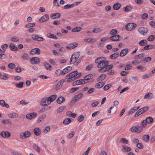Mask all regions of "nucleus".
<instances>
[{"label": "nucleus", "mask_w": 155, "mask_h": 155, "mask_svg": "<svg viewBox=\"0 0 155 155\" xmlns=\"http://www.w3.org/2000/svg\"><path fill=\"white\" fill-rule=\"evenodd\" d=\"M122 148V151L124 152L130 151L131 150V148L128 147L123 146Z\"/></svg>", "instance_id": "473e14b6"}, {"label": "nucleus", "mask_w": 155, "mask_h": 155, "mask_svg": "<svg viewBox=\"0 0 155 155\" xmlns=\"http://www.w3.org/2000/svg\"><path fill=\"white\" fill-rule=\"evenodd\" d=\"M105 83L103 81H101L97 83L95 85V87L96 88H101L104 85Z\"/></svg>", "instance_id": "5701e85b"}, {"label": "nucleus", "mask_w": 155, "mask_h": 155, "mask_svg": "<svg viewBox=\"0 0 155 155\" xmlns=\"http://www.w3.org/2000/svg\"><path fill=\"white\" fill-rule=\"evenodd\" d=\"M57 97V96L56 95L54 94L49 97L48 98L49 99L51 102L54 101L56 98Z\"/></svg>", "instance_id": "37998d69"}, {"label": "nucleus", "mask_w": 155, "mask_h": 155, "mask_svg": "<svg viewBox=\"0 0 155 155\" xmlns=\"http://www.w3.org/2000/svg\"><path fill=\"white\" fill-rule=\"evenodd\" d=\"M147 120H143L142 122L141 123V127H142V128L143 127H145L147 124Z\"/></svg>", "instance_id": "13d9d810"}, {"label": "nucleus", "mask_w": 155, "mask_h": 155, "mask_svg": "<svg viewBox=\"0 0 155 155\" xmlns=\"http://www.w3.org/2000/svg\"><path fill=\"white\" fill-rule=\"evenodd\" d=\"M35 24L34 23H28L25 25V28H30L34 26Z\"/></svg>", "instance_id": "603ef678"}, {"label": "nucleus", "mask_w": 155, "mask_h": 155, "mask_svg": "<svg viewBox=\"0 0 155 155\" xmlns=\"http://www.w3.org/2000/svg\"><path fill=\"white\" fill-rule=\"evenodd\" d=\"M95 62L97 64V67L101 69L98 70V71L101 73L105 72L107 71V74L113 75L114 73V71L112 70L111 71H108L113 68V65L112 64L108 65L109 62L108 61L106 60L105 58L103 57H101L96 58Z\"/></svg>", "instance_id": "f257e3e1"}, {"label": "nucleus", "mask_w": 155, "mask_h": 155, "mask_svg": "<svg viewBox=\"0 0 155 155\" xmlns=\"http://www.w3.org/2000/svg\"><path fill=\"white\" fill-rule=\"evenodd\" d=\"M153 94L152 93L149 92L144 97V99L148 98L149 99H151L153 98Z\"/></svg>", "instance_id": "72a5a7b5"}, {"label": "nucleus", "mask_w": 155, "mask_h": 155, "mask_svg": "<svg viewBox=\"0 0 155 155\" xmlns=\"http://www.w3.org/2000/svg\"><path fill=\"white\" fill-rule=\"evenodd\" d=\"M140 107H134L131 109H130L129 111L128 112L127 115H129V114L134 113L135 111L140 108Z\"/></svg>", "instance_id": "a211bd4d"}, {"label": "nucleus", "mask_w": 155, "mask_h": 155, "mask_svg": "<svg viewBox=\"0 0 155 155\" xmlns=\"http://www.w3.org/2000/svg\"><path fill=\"white\" fill-rule=\"evenodd\" d=\"M51 103L48 97L43 98L41 101V104L43 106L49 105Z\"/></svg>", "instance_id": "0eeeda50"}, {"label": "nucleus", "mask_w": 155, "mask_h": 155, "mask_svg": "<svg viewBox=\"0 0 155 155\" xmlns=\"http://www.w3.org/2000/svg\"><path fill=\"white\" fill-rule=\"evenodd\" d=\"M72 69V68L71 66H68L64 68L62 71V74H63V75L70 71Z\"/></svg>", "instance_id": "6ab92c4d"}, {"label": "nucleus", "mask_w": 155, "mask_h": 155, "mask_svg": "<svg viewBox=\"0 0 155 155\" xmlns=\"http://www.w3.org/2000/svg\"><path fill=\"white\" fill-rule=\"evenodd\" d=\"M95 75L96 74L94 73L89 74L85 76L83 79L87 81L92 79Z\"/></svg>", "instance_id": "f3484780"}, {"label": "nucleus", "mask_w": 155, "mask_h": 155, "mask_svg": "<svg viewBox=\"0 0 155 155\" xmlns=\"http://www.w3.org/2000/svg\"><path fill=\"white\" fill-rule=\"evenodd\" d=\"M147 41L146 40H143L140 41L139 43V45L141 46H143L146 45L147 44Z\"/></svg>", "instance_id": "ea45409f"}, {"label": "nucleus", "mask_w": 155, "mask_h": 155, "mask_svg": "<svg viewBox=\"0 0 155 155\" xmlns=\"http://www.w3.org/2000/svg\"><path fill=\"white\" fill-rule=\"evenodd\" d=\"M37 114L36 113L32 112L27 114L26 117L27 119L31 120L37 117Z\"/></svg>", "instance_id": "9d476101"}, {"label": "nucleus", "mask_w": 155, "mask_h": 155, "mask_svg": "<svg viewBox=\"0 0 155 155\" xmlns=\"http://www.w3.org/2000/svg\"><path fill=\"white\" fill-rule=\"evenodd\" d=\"M18 116V114L15 113H13L12 114H8V116L11 118L17 117Z\"/></svg>", "instance_id": "c03bdc74"}, {"label": "nucleus", "mask_w": 155, "mask_h": 155, "mask_svg": "<svg viewBox=\"0 0 155 155\" xmlns=\"http://www.w3.org/2000/svg\"><path fill=\"white\" fill-rule=\"evenodd\" d=\"M72 120H73V119L72 118H67L65 119L63 122V123L65 125H67L70 123L72 121Z\"/></svg>", "instance_id": "cd10ccee"}, {"label": "nucleus", "mask_w": 155, "mask_h": 155, "mask_svg": "<svg viewBox=\"0 0 155 155\" xmlns=\"http://www.w3.org/2000/svg\"><path fill=\"white\" fill-rule=\"evenodd\" d=\"M82 28L80 27H77L74 28L72 30V31L73 32H77L80 31L81 29Z\"/></svg>", "instance_id": "de8ad7c7"}, {"label": "nucleus", "mask_w": 155, "mask_h": 155, "mask_svg": "<svg viewBox=\"0 0 155 155\" xmlns=\"http://www.w3.org/2000/svg\"><path fill=\"white\" fill-rule=\"evenodd\" d=\"M67 115L69 117H71L73 118L77 116L76 114L72 113L71 111L68 112Z\"/></svg>", "instance_id": "a18cd8bd"}, {"label": "nucleus", "mask_w": 155, "mask_h": 155, "mask_svg": "<svg viewBox=\"0 0 155 155\" xmlns=\"http://www.w3.org/2000/svg\"><path fill=\"white\" fill-rule=\"evenodd\" d=\"M65 98L62 96H60L59 97L57 100V102L58 104H61L65 101Z\"/></svg>", "instance_id": "7c9ffc66"}, {"label": "nucleus", "mask_w": 155, "mask_h": 155, "mask_svg": "<svg viewBox=\"0 0 155 155\" xmlns=\"http://www.w3.org/2000/svg\"><path fill=\"white\" fill-rule=\"evenodd\" d=\"M24 83L23 82H20L18 83H16L15 85L17 87L21 88L23 87Z\"/></svg>", "instance_id": "6e6d98bb"}, {"label": "nucleus", "mask_w": 155, "mask_h": 155, "mask_svg": "<svg viewBox=\"0 0 155 155\" xmlns=\"http://www.w3.org/2000/svg\"><path fill=\"white\" fill-rule=\"evenodd\" d=\"M88 81H84V80L81 79L74 81L72 83L73 86H75L77 85H80L85 84L87 83Z\"/></svg>", "instance_id": "6e6552de"}, {"label": "nucleus", "mask_w": 155, "mask_h": 155, "mask_svg": "<svg viewBox=\"0 0 155 155\" xmlns=\"http://www.w3.org/2000/svg\"><path fill=\"white\" fill-rule=\"evenodd\" d=\"M117 33V31L115 29H112L110 31V34L111 35H115Z\"/></svg>", "instance_id": "680f3d73"}, {"label": "nucleus", "mask_w": 155, "mask_h": 155, "mask_svg": "<svg viewBox=\"0 0 155 155\" xmlns=\"http://www.w3.org/2000/svg\"><path fill=\"white\" fill-rule=\"evenodd\" d=\"M84 117L83 115H80L78 118V120L79 122L82 121L84 119Z\"/></svg>", "instance_id": "052dcab7"}, {"label": "nucleus", "mask_w": 155, "mask_h": 155, "mask_svg": "<svg viewBox=\"0 0 155 155\" xmlns=\"http://www.w3.org/2000/svg\"><path fill=\"white\" fill-rule=\"evenodd\" d=\"M64 82V81L63 80H61L59 81L55 87V89L57 90L61 89L63 85Z\"/></svg>", "instance_id": "412c9836"}, {"label": "nucleus", "mask_w": 155, "mask_h": 155, "mask_svg": "<svg viewBox=\"0 0 155 155\" xmlns=\"http://www.w3.org/2000/svg\"><path fill=\"white\" fill-rule=\"evenodd\" d=\"M121 6V5L118 3H115L113 5V7L114 10L119 9Z\"/></svg>", "instance_id": "bb28decb"}, {"label": "nucleus", "mask_w": 155, "mask_h": 155, "mask_svg": "<svg viewBox=\"0 0 155 155\" xmlns=\"http://www.w3.org/2000/svg\"><path fill=\"white\" fill-rule=\"evenodd\" d=\"M81 76V73H78L77 71H73L66 76V78L68 80L67 82H70L78 78Z\"/></svg>", "instance_id": "f03ea898"}, {"label": "nucleus", "mask_w": 155, "mask_h": 155, "mask_svg": "<svg viewBox=\"0 0 155 155\" xmlns=\"http://www.w3.org/2000/svg\"><path fill=\"white\" fill-rule=\"evenodd\" d=\"M44 66L47 70H49L52 68L51 66L48 63L45 62L44 64Z\"/></svg>", "instance_id": "4c0bfd02"}, {"label": "nucleus", "mask_w": 155, "mask_h": 155, "mask_svg": "<svg viewBox=\"0 0 155 155\" xmlns=\"http://www.w3.org/2000/svg\"><path fill=\"white\" fill-rule=\"evenodd\" d=\"M142 114L147 111L149 109V107L147 106L144 107L140 109Z\"/></svg>", "instance_id": "3c124183"}, {"label": "nucleus", "mask_w": 155, "mask_h": 155, "mask_svg": "<svg viewBox=\"0 0 155 155\" xmlns=\"http://www.w3.org/2000/svg\"><path fill=\"white\" fill-rule=\"evenodd\" d=\"M2 123L4 124H8L11 125L12 124V122L9 119H6L5 120H3L2 121Z\"/></svg>", "instance_id": "c756f323"}, {"label": "nucleus", "mask_w": 155, "mask_h": 155, "mask_svg": "<svg viewBox=\"0 0 155 155\" xmlns=\"http://www.w3.org/2000/svg\"><path fill=\"white\" fill-rule=\"evenodd\" d=\"M34 132L36 136H39L41 134L40 129L38 127H36L34 129Z\"/></svg>", "instance_id": "2f4dec72"}, {"label": "nucleus", "mask_w": 155, "mask_h": 155, "mask_svg": "<svg viewBox=\"0 0 155 155\" xmlns=\"http://www.w3.org/2000/svg\"><path fill=\"white\" fill-rule=\"evenodd\" d=\"M145 54H141L135 56L134 57L135 59H140L143 57L144 56Z\"/></svg>", "instance_id": "e433bc0d"}, {"label": "nucleus", "mask_w": 155, "mask_h": 155, "mask_svg": "<svg viewBox=\"0 0 155 155\" xmlns=\"http://www.w3.org/2000/svg\"><path fill=\"white\" fill-rule=\"evenodd\" d=\"M150 138V136L148 134H146L144 135L143 137V139L146 142H147Z\"/></svg>", "instance_id": "a19ab883"}, {"label": "nucleus", "mask_w": 155, "mask_h": 155, "mask_svg": "<svg viewBox=\"0 0 155 155\" xmlns=\"http://www.w3.org/2000/svg\"><path fill=\"white\" fill-rule=\"evenodd\" d=\"M1 136L3 138H8L11 136V134L8 131H2L0 134Z\"/></svg>", "instance_id": "dca6fc26"}, {"label": "nucleus", "mask_w": 155, "mask_h": 155, "mask_svg": "<svg viewBox=\"0 0 155 155\" xmlns=\"http://www.w3.org/2000/svg\"><path fill=\"white\" fill-rule=\"evenodd\" d=\"M7 57V56L4 54L0 53V59H5Z\"/></svg>", "instance_id": "774afa93"}, {"label": "nucleus", "mask_w": 155, "mask_h": 155, "mask_svg": "<svg viewBox=\"0 0 155 155\" xmlns=\"http://www.w3.org/2000/svg\"><path fill=\"white\" fill-rule=\"evenodd\" d=\"M96 40L94 38H88L87 39H85L84 40V41L85 42H87L88 43H91L92 42H96Z\"/></svg>", "instance_id": "79ce46f5"}, {"label": "nucleus", "mask_w": 155, "mask_h": 155, "mask_svg": "<svg viewBox=\"0 0 155 155\" xmlns=\"http://www.w3.org/2000/svg\"><path fill=\"white\" fill-rule=\"evenodd\" d=\"M138 31L143 35H145L147 31V29L144 27H140L138 28Z\"/></svg>", "instance_id": "ddd939ff"}, {"label": "nucleus", "mask_w": 155, "mask_h": 155, "mask_svg": "<svg viewBox=\"0 0 155 155\" xmlns=\"http://www.w3.org/2000/svg\"><path fill=\"white\" fill-rule=\"evenodd\" d=\"M128 51V48H125L123 49L120 52V55L121 57H123L125 55Z\"/></svg>", "instance_id": "b1692460"}, {"label": "nucleus", "mask_w": 155, "mask_h": 155, "mask_svg": "<svg viewBox=\"0 0 155 155\" xmlns=\"http://www.w3.org/2000/svg\"><path fill=\"white\" fill-rule=\"evenodd\" d=\"M137 27V24L135 23H128L125 26V28L128 31L134 30Z\"/></svg>", "instance_id": "423d86ee"}, {"label": "nucleus", "mask_w": 155, "mask_h": 155, "mask_svg": "<svg viewBox=\"0 0 155 155\" xmlns=\"http://www.w3.org/2000/svg\"><path fill=\"white\" fill-rule=\"evenodd\" d=\"M106 77V74H103L98 77L97 79V80L98 81H100L103 80Z\"/></svg>", "instance_id": "c85d7f7f"}, {"label": "nucleus", "mask_w": 155, "mask_h": 155, "mask_svg": "<svg viewBox=\"0 0 155 155\" xmlns=\"http://www.w3.org/2000/svg\"><path fill=\"white\" fill-rule=\"evenodd\" d=\"M101 31V30L100 28H94L93 29L92 32L94 33H97L98 32H100Z\"/></svg>", "instance_id": "4d7b16f0"}, {"label": "nucleus", "mask_w": 155, "mask_h": 155, "mask_svg": "<svg viewBox=\"0 0 155 155\" xmlns=\"http://www.w3.org/2000/svg\"><path fill=\"white\" fill-rule=\"evenodd\" d=\"M75 6L74 4H67L64 6V8L65 9H69L70 8H73Z\"/></svg>", "instance_id": "49530a36"}, {"label": "nucleus", "mask_w": 155, "mask_h": 155, "mask_svg": "<svg viewBox=\"0 0 155 155\" xmlns=\"http://www.w3.org/2000/svg\"><path fill=\"white\" fill-rule=\"evenodd\" d=\"M153 46L152 45H147L145 46L144 48V49L145 50H148L153 49Z\"/></svg>", "instance_id": "09e8293b"}, {"label": "nucleus", "mask_w": 155, "mask_h": 155, "mask_svg": "<svg viewBox=\"0 0 155 155\" xmlns=\"http://www.w3.org/2000/svg\"><path fill=\"white\" fill-rule=\"evenodd\" d=\"M119 55V53H115L111 54L110 56V58L112 59H115L117 58Z\"/></svg>", "instance_id": "f704fd0d"}, {"label": "nucleus", "mask_w": 155, "mask_h": 155, "mask_svg": "<svg viewBox=\"0 0 155 155\" xmlns=\"http://www.w3.org/2000/svg\"><path fill=\"white\" fill-rule=\"evenodd\" d=\"M75 96L73 98L71 103L70 105H73L75 102L79 101L83 96V94L81 93L77 92Z\"/></svg>", "instance_id": "7ed1b4c3"}, {"label": "nucleus", "mask_w": 155, "mask_h": 155, "mask_svg": "<svg viewBox=\"0 0 155 155\" xmlns=\"http://www.w3.org/2000/svg\"><path fill=\"white\" fill-rule=\"evenodd\" d=\"M55 74L57 76H59L60 75H63V74H62V71L59 69L56 71Z\"/></svg>", "instance_id": "864d4df0"}, {"label": "nucleus", "mask_w": 155, "mask_h": 155, "mask_svg": "<svg viewBox=\"0 0 155 155\" xmlns=\"http://www.w3.org/2000/svg\"><path fill=\"white\" fill-rule=\"evenodd\" d=\"M79 88V87L72 88L69 91V92L70 93H73L78 90Z\"/></svg>", "instance_id": "5fc2aeb1"}, {"label": "nucleus", "mask_w": 155, "mask_h": 155, "mask_svg": "<svg viewBox=\"0 0 155 155\" xmlns=\"http://www.w3.org/2000/svg\"><path fill=\"white\" fill-rule=\"evenodd\" d=\"M111 85L110 84H107L106 85L104 86V91H107V90L111 87Z\"/></svg>", "instance_id": "e2e57ef3"}, {"label": "nucleus", "mask_w": 155, "mask_h": 155, "mask_svg": "<svg viewBox=\"0 0 155 155\" xmlns=\"http://www.w3.org/2000/svg\"><path fill=\"white\" fill-rule=\"evenodd\" d=\"M121 36L118 35H115L110 37L109 39L111 41H119Z\"/></svg>", "instance_id": "4468645a"}, {"label": "nucleus", "mask_w": 155, "mask_h": 155, "mask_svg": "<svg viewBox=\"0 0 155 155\" xmlns=\"http://www.w3.org/2000/svg\"><path fill=\"white\" fill-rule=\"evenodd\" d=\"M146 120H147V123L149 124L151 123L153 121V118L150 116L147 117L146 118Z\"/></svg>", "instance_id": "c9c22d12"}, {"label": "nucleus", "mask_w": 155, "mask_h": 155, "mask_svg": "<svg viewBox=\"0 0 155 155\" xmlns=\"http://www.w3.org/2000/svg\"><path fill=\"white\" fill-rule=\"evenodd\" d=\"M9 48L10 50L13 51H16L18 50V48L16 47L14 44L11 43L10 44L9 46Z\"/></svg>", "instance_id": "4be33fe9"}, {"label": "nucleus", "mask_w": 155, "mask_h": 155, "mask_svg": "<svg viewBox=\"0 0 155 155\" xmlns=\"http://www.w3.org/2000/svg\"><path fill=\"white\" fill-rule=\"evenodd\" d=\"M80 55V52L74 53L72 55L70 61V62L71 64H73L78 59Z\"/></svg>", "instance_id": "20e7f679"}, {"label": "nucleus", "mask_w": 155, "mask_h": 155, "mask_svg": "<svg viewBox=\"0 0 155 155\" xmlns=\"http://www.w3.org/2000/svg\"><path fill=\"white\" fill-rule=\"evenodd\" d=\"M132 7L130 6L127 5L123 8L124 11L126 12H129L132 9Z\"/></svg>", "instance_id": "58836bf2"}, {"label": "nucleus", "mask_w": 155, "mask_h": 155, "mask_svg": "<svg viewBox=\"0 0 155 155\" xmlns=\"http://www.w3.org/2000/svg\"><path fill=\"white\" fill-rule=\"evenodd\" d=\"M0 105L2 107H5L6 108H8L9 107V105L8 104L6 103L3 100H0Z\"/></svg>", "instance_id": "393cba45"}, {"label": "nucleus", "mask_w": 155, "mask_h": 155, "mask_svg": "<svg viewBox=\"0 0 155 155\" xmlns=\"http://www.w3.org/2000/svg\"><path fill=\"white\" fill-rule=\"evenodd\" d=\"M155 39L154 36L153 35H150L147 38V40L149 41H152Z\"/></svg>", "instance_id": "0e129e2a"}, {"label": "nucleus", "mask_w": 155, "mask_h": 155, "mask_svg": "<svg viewBox=\"0 0 155 155\" xmlns=\"http://www.w3.org/2000/svg\"><path fill=\"white\" fill-rule=\"evenodd\" d=\"M22 58L23 59L25 60L28 59L29 57L28 54L26 53L24 54L22 56Z\"/></svg>", "instance_id": "bf43d9fd"}, {"label": "nucleus", "mask_w": 155, "mask_h": 155, "mask_svg": "<svg viewBox=\"0 0 155 155\" xmlns=\"http://www.w3.org/2000/svg\"><path fill=\"white\" fill-rule=\"evenodd\" d=\"M31 63L33 64H37L40 62V59L37 57L32 58L30 59Z\"/></svg>", "instance_id": "2eb2a0df"}, {"label": "nucleus", "mask_w": 155, "mask_h": 155, "mask_svg": "<svg viewBox=\"0 0 155 155\" xmlns=\"http://www.w3.org/2000/svg\"><path fill=\"white\" fill-rule=\"evenodd\" d=\"M61 16V14L59 13H56L52 14L51 16V18H52L55 19L59 18Z\"/></svg>", "instance_id": "a878e982"}, {"label": "nucleus", "mask_w": 155, "mask_h": 155, "mask_svg": "<svg viewBox=\"0 0 155 155\" xmlns=\"http://www.w3.org/2000/svg\"><path fill=\"white\" fill-rule=\"evenodd\" d=\"M143 130L142 127L139 125L133 126L130 128V130L133 132L136 133H140Z\"/></svg>", "instance_id": "39448f33"}, {"label": "nucleus", "mask_w": 155, "mask_h": 155, "mask_svg": "<svg viewBox=\"0 0 155 155\" xmlns=\"http://www.w3.org/2000/svg\"><path fill=\"white\" fill-rule=\"evenodd\" d=\"M142 114V113L141 112V110L140 109H139L138 110L136 113L134 114V116L135 117H137L139 116Z\"/></svg>", "instance_id": "338daca9"}, {"label": "nucleus", "mask_w": 155, "mask_h": 155, "mask_svg": "<svg viewBox=\"0 0 155 155\" xmlns=\"http://www.w3.org/2000/svg\"><path fill=\"white\" fill-rule=\"evenodd\" d=\"M31 135V133L28 131H25L24 132L21 133L20 134V137L22 139H25V138L29 137Z\"/></svg>", "instance_id": "1a4fd4ad"}, {"label": "nucleus", "mask_w": 155, "mask_h": 155, "mask_svg": "<svg viewBox=\"0 0 155 155\" xmlns=\"http://www.w3.org/2000/svg\"><path fill=\"white\" fill-rule=\"evenodd\" d=\"M49 18V16L48 14H46L42 16L39 19V21L40 22H44Z\"/></svg>", "instance_id": "9b49d317"}, {"label": "nucleus", "mask_w": 155, "mask_h": 155, "mask_svg": "<svg viewBox=\"0 0 155 155\" xmlns=\"http://www.w3.org/2000/svg\"><path fill=\"white\" fill-rule=\"evenodd\" d=\"M46 117V115L44 114L41 116H40L39 118L38 119L37 121L38 123H39L40 122H41L42 120L44 119Z\"/></svg>", "instance_id": "8fccbe9b"}, {"label": "nucleus", "mask_w": 155, "mask_h": 155, "mask_svg": "<svg viewBox=\"0 0 155 155\" xmlns=\"http://www.w3.org/2000/svg\"><path fill=\"white\" fill-rule=\"evenodd\" d=\"M78 43L76 42H74L72 43H71L68 45L67 47L66 48L69 49H73L76 47L78 46Z\"/></svg>", "instance_id": "aec40b11"}, {"label": "nucleus", "mask_w": 155, "mask_h": 155, "mask_svg": "<svg viewBox=\"0 0 155 155\" xmlns=\"http://www.w3.org/2000/svg\"><path fill=\"white\" fill-rule=\"evenodd\" d=\"M137 68L138 69H139L143 71H145L146 70V68L145 67H143L142 66H137Z\"/></svg>", "instance_id": "69168bd1"}, {"label": "nucleus", "mask_w": 155, "mask_h": 155, "mask_svg": "<svg viewBox=\"0 0 155 155\" xmlns=\"http://www.w3.org/2000/svg\"><path fill=\"white\" fill-rule=\"evenodd\" d=\"M41 53V50L40 49L38 48H35L33 49L30 52V54H39Z\"/></svg>", "instance_id": "f8f14e48"}]
</instances>
